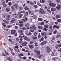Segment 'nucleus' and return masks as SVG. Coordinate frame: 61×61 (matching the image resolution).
I'll return each mask as SVG.
<instances>
[{
  "instance_id": "nucleus-24",
  "label": "nucleus",
  "mask_w": 61,
  "mask_h": 61,
  "mask_svg": "<svg viewBox=\"0 0 61 61\" xmlns=\"http://www.w3.org/2000/svg\"><path fill=\"white\" fill-rule=\"evenodd\" d=\"M2 55L5 57H7V55L6 54L4 53H2Z\"/></svg>"
},
{
  "instance_id": "nucleus-17",
  "label": "nucleus",
  "mask_w": 61,
  "mask_h": 61,
  "mask_svg": "<svg viewBox=\"0 0 61 61\" xmlns=\"http://www.w3.org/2000/svg\"><path fill=\"white\" fill-rule=\"evenodd\" d=\"M44 38L42 37V38H41V39L39 40V41H40V42H41L42 41H43L44 40Z\"/></svg>"
},
{
  "instance_id": "nucleus-36",
  "label": "nucleus",
  "mask_w": 61,
  "mask_h": 61,
  "mask_svg": "<svg viewBox=\"0 0 61 61\" xmlns=\"http://www.w3.org/2000/svg\"><path fill=\"white\" fill-rule=\"evenodd\" d=\"M38 57L39 58H41L42 56H41L40 55H38Z\"/></svg>"
},
{
  "instance_id": "nucleus-54",
  "label": "nucleus",
  "mask_w": 61,
  "mask_h": 61,
  "mask_svg": "<svg viewBox=\"0 0 61 61\" xmlns=\"http://www.w3.org/2000/svg\"><path fill=\"white\" fill-rule=\"evenodd\" d=\"M22 45L23 46H26V45L24 43H23L22 44Z\"/></svg>"
},
{
  "instance_id": "nucleus-49",
  "label": "nucleus",
  "mask_w": 61,
  "mask_h": 61,
  "mask_svg": "<svg viewBox=\"0 0 61 61\" xmlns=\"http://www.w3.org/2000/svg\"><path fill=\"white\" fill-rule=\"evenodd\" d=\"M11 4H12V3L11 2H9L8 3V5H10V6L11 5Z\"/></svg>"
},
{
  "instance_id": "nucleus-15",
  "label": "nucleus",
  "mask_w": 61,
  "mask_h": 61,
  "mask_svg": "<svg viewBox=\"0 0 61 61\" xmlns=\"http://www.w3.org/2000/svg\"><path fill=\"white\" fill-rule=\"evenodd\" d=\"M3 22H4V23L5 24H9V22L8 21H6L5 20H3Z\"/></svg>"
},
{
  "instance_id": "nucleus-59",
  "label": "nucleus",
  "mask_w": 61,
  "mask_h": 61,
  "mask_svg": "<svg viewBox=\"0 0 61 61\" xmlns=\"http://www.w3.org/2000/svg\"><path fill=\"white\" fill-rule=\"evenodd\" d=\"M30 5H33L34 3H32V2H30Z\"/></svg>"
},
{
  "instance_id": "nucleus-45",
  "label": "nucleus",
  "mask_w": 61,
  "mask_h": 61,
  "mask_svg": "<svg viewBox=\"0 0 61 61\" xmlns=\"http://www.w3.org/2000/svg\"><path fill=\"white\" fill-rule=\"evenodd\" d=\"M5 52L6 55H9V54L8 53H7L6 52V51L5 50Z\"/></svg>"
},
{
  "instance_id": "nucleus-31",
  "label": "nucleus",
  "mask_w": 61,
  "mask_h": 61,
  "mask_svg": "<svg viewBox=\"0 0 61 61\" xmlns=\"http://www.w3.org/2000/svg\"><path fill=\"white\" fill-rule=\"evenodd\" d=\"M44 27H45V28H48V26L46 25H44Z\"/></svg>"
},
{
  "instance_id": "nucleus-35",
  "label": "nucleus",
  "mask_w": 61,
  "mask_h": 61,
  "mask_svg": "<svg viewBox=\"0 0 61 61\" xmlns=\"http://www.w3.org/2000/svg\"><path fill=\"white\" fill-rule=\"evenodd\" d=\"M55 9L54 8H52L51 9V10L52 11H55L56 10H55Z\"/></svg>"
},
{
  "instance_id": "nucleus-27",
  "label": "nucleus",
  "mask_w": 61,
  "mask_h": 61,
  "mask_svg": "<svg viewBox=\"0 0 61 61\" xmlns=\"http://www.w3.org/2000/svg\"><path fill=\"white\" fill-rule=\"evenodd\" d=\"M23 10V8L21 7H20L19 8V11H21Z\"/></svg>"
},
{
  "instance_id": "nucleus-1",
  "label": "nucleus",
  "mask_w": 61,
  "mask_h": 61,
  "mask_svg": "<svg viewBox=\"0 0 61 61\" xmlns=\"http://www.w3.org/2000/svg\"><path fill=\"white\" fill-rule=\"evenodd\" d=\"M39 12L40 14H42V15H44V14L46 13V12L44 11L43 9L41 8Z\"/></svg>"
},
{
  "instance_id": "nucleus-32",
  "label": "nucleus",
  "mask_w": 61,
  "mask_h": 61,
  "mask_svg": "<svg viewBox=\"0 0 61 61\" xmlns=\"http://www.w3.org/2000/svg\"><path fill=\"white\" fill-rule=\"evenodd\" d=\"M12 26L10 25H8L7 26V28H10V27H11Z\"/></svg>"
},
{
  "instance_id": "nucleus-8",
  "label": "nucleus",
  "mask_w": 61,
  "mask_h": 61,
  "mask_svg": "<svg viewBox=\"0 0 61 61\" xmlns=\"http://www.w3.org/2000/svg\"><path fill=\"white\" fill-rule=\"evenodd\" d=\"M34 52H35V53H36V54H40V51L38 50H35L34 51Z\"/></svg>"
},
{
  "instance_id": "nucleus-56",
  "label": "nucleus",
  "mask_w": 61,
  "mask_h": 61,
  "mask_svg": "<svg viewBox=\"0 0 61 61\" xmlns=\"http://www.w3.org/2000/svg\"><path fill=\"white\" fill-rule=\"evenodd\" d=\"M57 30H55L53 31V33L54 34H56V33H57Z\"/></svg>"
},
{
  "instance_id": "nucleus-9",
  "label": "nucleus",
  "mask_w": 61,
  "mask_h": 61,
  "mask_svg": "<svg viewBox=\"0 0 61 61\" xmlns=\"http://www.w3.org/2000/svg\"><path fill=\"white\" fill-rule=\"evenodd\" d=\"M47 42L46 41H43L41 43V45H45L46 44Z\"/></svg>"
},
{
  "instance_id": "nucleus-37",
  "label": "nucleus",
  "mask_w": 61,
  "mask_h": 61,
  "mask_svg": "<svg viewBox=\"0 0 61 61\" xmlns=\"http://www.w3.org/2000/svg\"><path fill=\"white\" fill-rule=\"evenodd\" d=\"M10 59H11V58L10 57H8L7 58V60H9Z\"/></svg>"
},
{
  "instance_id": "nucleus-6",
  "label": "nucleus",
  "mask_w": 61,
  "mask_h": 61,
  "mask_svg": "<svg viewBox=\"0 0 61 61\" xmlns=\"http://www.w3.org/2000/svg\"><path fill=\"white\" fill-rule=\"evenodd\" d=\"M18 32L19 33H20V34L21 35H24V33H23V31L22 30H20L18 31Z\"/></svg>"
},
{
  "instance_id": "nucleus-30",
  "label": "nucleus",
  "mask_w": 61,
  "mask_h": 61,
  "mask_svg": "<svg viewBox=\"0 0 61 61\" xmlns=\"http://www.w3.org/2000/svg\"><path fill=\"white\" fill-rule=\"evenodd\" d=\"M2 25L4 27H6V25L5 24V23H2Z\"/></svg>"
},
{
  "instance_id": "nucleus-20",
  "label": "nucleus",
  "mask_w": 61,
  "mask_h": 61,
  "mask_svg": "<svg viewBox=\"0 0 61 61\" xmlns=\"http://www.w3.org/2000/svg\"><path fill=\"white\" fill-rule=\"evenodd\" d=\"M29 23H27L25 25V26L26 27H27L28 26H29Z\"/></svg>"
},
{
  "instance_id": "nucleus-58",
  "label": "nucleus",
  "mask_w": 61,
  "mask_h": 61,
  "mask_svg": "<svg viewBox=\"0 0 61 61\" xmlns=\"http://www.w3.org/2000/svg\"><path fill=\"white\" fill-rule=\"evenodd\" d=\"M12 7V10L13 11L15 10V8H14L13 7Z\"/></svg>"
},
{
  "instance_id": "nucleus-51",
  "label": "nucleus",
  "mask_w": 61,
  "mask_h": 61,
  "mask_svg": "<svg viewBox=\"0 0 61 61\" xmlns=\"http://www.w3.org/2000/svg\"><path fill=\"white\" fill-rule=\"evenodd\" d=\"M56 58L55 57L54 58H52V60H56Z\"/></svg>"
},
{
  "instance_id": "nucleus-46",
  "label": "nucleus",
  "mask_w": 61,
  "mask_h": 61,
  "mask_svg": "<svg viewBox=\"0 0 61 61\" xmlns=\"http://www.w3.org/2000/svg\"><path fill=\"white\" fill-rule=\"evenodd\" d=\"M49 28L50 29H52V26L51 25H49Z\"/></svg>"
},
{
  "instance_id": "nucleus-3",
  "label": "nucleus",
  "mask_w": 61,
  "mask_h": 61,
  "mask_svg": "<svg viewBox=\"0 0 61 61\" xmlns=\"http://www.w3.org/2000/svg\"><path fill=\"white\" fill-rule=\"evenodd\" d=\"M30 29H32L33 30H36V27L35 25H34L31 27H30Z\"/></svg>"
},
{
  "instance_id": "nucleus-19",
  "label": "nucleus",
  "mask_w": 61,
  "mask_h": 61,
  "mask_svg": "<svg viewBox=\"0 0 61 61\" xmlns=\"http://www.w3.org/2000/svg\"><path fill=\"white\" fill-rule=\"evenodd\" d=\"M25 9L26 10H29V8H28L27 6H25Z\"/></svg>"
},
{
  "instance_id": "nucleus-44",
  "label": "nucleus",
  "mask_w": 61,
  "mask_h": 61,
  "mask_svg": "<svg viewBox=\"0 0 61 61\" xmlns=\"http://www.w3.org/2000/svg\"><path fill=\"white\" fill-rule=\"evenodd\" d=\"M40 25H44V22H42L40 23Z\"/></svg>"
},
{
  "instance_id": "nucleus-10",
  "label": "nucleus",
  "mask_w": 61,
  "mask_h": 61,
  "mask_svg": "<svg viewBox=\"0 0 61 61\" xmlns=\"http://www.w3.org/2000/svg\"><path fill=\"white\" fill-rule=\"evenodd\" d=\"M55 27L56 28H57L58 29H59V26L57 25H54L53 27V28H55Z\"/></svg>"
},
{
  "instance_id": "nucleus-7",
  "label": "nucleus",
  "mask_w": 61,
  "mask_h": 61,
  "mask_svg": "<svg viewBox=\"0 0 61 61\" xmlns=\"http://www.w3.org/2000/svg\"><path fill=\"white\" fill-rule=\"evenodd\" d=\"M18 15H19V18H21L22 17V16L23 15V14L21 13H19Z\"/></svg>"
},
{
  "instance_id": "nucleus-22",
  "label": "nucleus",
  "mask_w": 61,
  "mask_h": 61,
  "mask_svg": "<svg viewBox=\"0 0 61 61\" xmlns=\"http://www.w3.org/2000/svg\"><path fill=\"white\" fill-rule=\"evenodd\" d=\"M38 21H43V19L41 18H39L38 19Z\"/></svg>"
},
{
  "instance_id": "nucleus-28",
  "label": "nucleus",
  "mask_w": 61,
  "mask_h": 61,
  "mask_svg": "<svg viewBox=\"0 0 61 61\" xmlns=\"http://www.w3.org/2000/svg\"><path fill=\"white\" fill-rule=\"evenodd\" d=\"M24 39H25V40H27L28 39V37L26 36H25L24 37Z\"/></svg>"
},
{
  "instance_id": "nucleus-63",
  "label": "nucleus",
  "mask_w": 61,
  "mask_h": 61,
  "mask_svg": "<svg viewBox=\"0 0 61 61\" xmlns=\"http://www.w3.org/2000/svg\"><path fill=\"white\" fill-rule=\"evenodd\" d=\"M27 40V41H28V42H30V40H31V39H28H28Z\"/></svg>"
},
{
  "instance_id": "nucleus-16",
  "label": "nucleus",
  "mask_w": 61,
  "mask_h": 61,
  "mask_svg": "<svg viewBox=\"0 0 61 61\" xmlns=\"http://www.w3.org/2000/svg\"><path fill=\"white\" fill-rule=\"evenodd\" d=\"M11 33L12 34H15V30H12Z\"/></svg>"
},
{
  "instance_id": "nucleus-61",
  "label": "nucleus",
  "mask_w": 61,
  "mask_h": 61,
  "mask_svg": "<svg viewBox=\"0 0 61 61\" xmlns=\"http://www.w3.org/2000/svg\"><path fill=\"white\" fill-rule=\"evenodd\" d=\"M21 13H23V14H25V11H21Z\"/></svg>"
},
{
  "instance_id": "nucleus-53",
  "label": "nucleus",
  "mask_w": 61,
  "mask_h": 61,
  "mask_svg": "<svg viewBox=\"0 0 61 61\" xmlns=\"http://www.w3.org/2000/svg\"><path fill=\"white\" fill-rule=\"evenodd\" d=\"M22 29L24 30H26V28L25 27H23L22 28Z\"/></svg>"
},
{
  "instance_id": "nucleus-41",
  "label": "nucleus",
  "mask_w": 61,
  "mask_h": 61,
  "mask_svg": "<svg viewBox=\"0 0 61 61\" xmlns=\"http://www.w3.org/2000/svg\"><path fill=\"white\" fill-rule=\"evenodd\" d=\"M43 30L44 31H46L48 30V29H47L44 28Z\"/></svg>"
},
{
  "instance_id": "nucleus-39",
  "label": "nucleus",
  "mask_w": 61,
  "mask_h": 61,
  "mask_svg": "<svg viewBox=\"0 0 61 61\" xmlns=\"http://www.w3.org/2000/svg\"><path fill=\"white\" fill-rule=\"evenodd\" d=\"M34 35L35 36H36L37 35V33L36 32H35L34 34Z\"/></svg>"
},
{
  "instance_id": "nucleus-62",
  "label": "nucleus",
  "mask_w": 61,
  "mask_h": 61,
  "mask_svg": "<svg viewBox=\"0 0 61 61\" xmlns=\"http://www.w3.org/2000/svg\"><path fill=\"white\" fill-rule=\"evenodd\" d=\"M47 11H48V12H49V13H51V11H50V10H49V9H47Z\"/></svg>"
},
{
  "instance_id": "nucleus-21",
  "label": "nucleus",
  "mask_w": 61,
  "mask_h": 61,
  "mask_svg": "<svg viewBox=\"0 0 61 61\" xmlns=\"http://www.w3.org/2000/svg\"><path fill=\"white\" fill-rule=\"evenodd\" d=\"M6 11L7 12H10V8H6Z\"/></svg>"
},
{
  "instance_id": "nucleus-29",
  "label": "nucleus",
  "mask_w": 61,
  "mask_h": 61,
  "mask_svg": "<svg viewBox=\"0 0 61 61\" xmlns=\"http://www.w3.org/2000/svg\"><path fill=\"white\" fill-rule=\"evenodd\" d=\"M19 37L20 38V40H21V41H22V40H23V39H22V36H20Z\"/></svg>"
},
{
  "instance_id": "nucleus-2",
  "label": "nucleus",
  "mask_w": 61,
  "mask_h": 61,
  "mask_svg": "<svg viewBox=\"0 0 61 61\" xmlns=\"http://www.w3.org/2000/svg\"><path fill=\"white\" fill-rule=\"evenodd\" d=\"M49 5L53 7H55L56 6V4H54V3H51L49 4Z\"/></svg>"
},
{
  "instance_id": "nucleus-60",
  "label": "nucleus",
  "mask_w": 61,
  "mask_h": 61,
  "mask_svg": "<svg viewBox=\"0 0 61 61\" xmlns=\"http://www.w3.org/2000/svg\"><path fill=\"white\" fill-rule=\"evenodd\" d=\"M19 23L20 24H22L23 22V21H19Z\"/></svg>"
},
{
  "instance_id": "nucleus-23",
  "label": "nucleus",
  "mask_w": 61,
  "mask_h": 61,
  "mask_svg": "<svg viewBox=\"0 0 61 61\" xmlns=\"http://www.w3.org/2000/svg\"><path fill=\"white\" fill-rule=\"evenodd\" d=\"M61 35L59 34V35H58L57 36L56 38H59V37H61Z\"/></svg>"
},
{
  "instance_id": "nucleus-12",
  "label": "nucleus",
  "mask_w": 61,
  "mask_h": 61,
  "mask_svg": "<svg viewBox=\"0 0 61 61\" xmlns=\"http://www.w3.org/2000/svg\"><path fill=\"white\" fill-rule=\"evenodd\" d=\"M29 47L31 49H32V48H34V46L32 45H29Z\"/></svg>"
},
{
  "instance_id": "nucleus-42",
  "label": "nucleus",
  "mask_w": 61,
  "mask_h": 61,
  "mask_svg": "<svg viewBox=\"0 0 61 61\" xmlns=\"http://www.w3.org/2000/svg\"><path fill=\"white\" fill-rule=\"evenodd\" d=\"M38 28L39 29H42V28H43V27L42 26H38Z\"/></svg>"
},
{
  "instance_id": "nucleus-52",
  "label": "nucleus",
  "mask_w": 61,
  "mask_h": 61,
  "mask_svg": "<svg viewBox=\"0 0 61 61\" xmlns=\"http://www.w3.org/2000/svg\"><path fill=\"white\" fill-rule=\"evenodd\" d=\"M15 48H17V49H18V46L17 45L15 46Z\"/></svg>"
},
{
  "instance_id": "nucleus-40",
  "label": "nucleus",
  "mask_w": 61,
  "mask_h": 61,
  "mask_svg": "<svg viewBox=\"0 0 61 61\" xmlns=\"http://www.w3.org/2000/svg\"><path fill=\"white\" fill-rule=\"evenodd\" d=\"M38 36V38H40V37H41V36L40 35V33H39V34Z\"/></svg>"
},
{
  "instance_id": "nucleus-14",
  "label": "nucleus",
  "mask_w": 61,
  "mask_h": 61,
  "mask_svg": "<svg viewBox=\"0 0 61 61\" xmlns=\"http://www.w3.org/2000/svg\"><path fill=\"white\" fill-rule=\"evenodd\" d=\"M41 35L42 36H45L46 35V32H43L41 33Z\"/></svg>"
},
{
  "instance_id": "nucleus-50",
  "label": "nucleus",
  "mask_w": 61,
  "mask_h": 61,
  "mask_svg": "<svg viewBox=\"0 0 61 61\" xmlns=\"http://www.w3.org/2000/svg\"><path fill=\"white\" fill-rule=\"evenodd\" d=\"M57 46L59 47H61V45L60 44H58L57 45Z\"/></svg>"
},
{
  "instance_id": "nucleus-18",
  "label": "nucleus",
  "mask_w": 61,
  "mask_h": 61,
  "mask_svg": "<svg viewBox=\"0 0 61 61\" xmlns=\"http://www.w3.org/2000/svg\"><path fill=\"white\" fill-rule=\"evenodd\" d=\"M33 6L34 7V8H36H36H37L38 7V6L36 5H33Z\"/></svg>"
},
{
  "instance_id": "nucleus-55",
  "label": "nucleus",
  "mask_w": 61,
  "mask_h": 61,
  "mask_svg": "<svg viewBox=\"0 0 61 61\" xmlns=\"http://www.w3.org/2000/svg\"><path fill=\"white\" fill-rule=\"evenodd\" d=\"M52 40H55V37H54V36H53V37H52Z\"/></svg>"
},
{
  "instance_id": "nucleus-33",
  "label": "nucleus",
  "mask_w": 61,
  "mask_h": 61,
  "mask_svg": "<svg viewBox=\"0 0 61 61\" xmlns=\"http://www.w3.org/2000/svg\"><path fill=\"white\" fill-rule=\"evenodd\" d=\"M18 55L19 56H23V53L19 54Z\"/></svg>"
},
{
  "instance_id": "nucleus-26",
  "label": "nucleus",
  "mask_w": 61,
  "mask_h": 61,
  "mask_svg": "<svg viewBox=\"0 0 61 61\" xmlns=\"http://www.w3.org/2000/svg\"><path fill=\"white\" fill-rule=\"evenodd\" d=\"M33 18H34V19H36V17H37L36 16V15H34V16H32Z\"/></svg>"
},
{
  "instance_id": "nucleus-43",
  "label": "nucleus",
  "mask_w": 61,
  "mask_h": 61,
  "mask_svg": "<svg viewBox=\"0 0 61 61\" xmlns=\"http://www.w3.org/2000/svg\"><path fill=\"white\" fill-rule=\"evenodd\" d=\"M3 6L4 7H6L7 6V4H3Z\"/></svg>"
},
{
  "instance_id": "nucleus-5",
  "label": "nucleus",
  "mask_w": 61,
  "mask_h": 61,
  "mask_svg": "<svg viewBox=\"0 0 61 61\" xmlns=\"http://www.w3.org/2000/svg\"><path fill=\"white\" fill-rule=\"evenodd\" d=\"M61 5H59V6H57L56 7V8L57 9V10H60V9H61Z\"/></svg>"
},
{
  "instance_id": "nucleus-4",
  "label": "nucleus",
  "mask_w": 61,
  "mask_h": 61,
  "mask_svg": "<svg viewBox=\"0 0 61 61\" xmlns=\"http://www.w3.org/2000/svg\"><path fill=\"white\" fill-rule=\"evenodd\" d=\"M46 48L47 49V52L48 53H49L51 51V49L49 48L48 47H47Z\"/></svg>"
},
{
  "instance_id": "nucleus-38",
  "label": "nucleus",
  "mask_w": 61,
  "mask_h": 61,
  "mask_svg": "<svg viewBox=\"0 0 61 61\" xmlns=\"http://www.w3.org/2000/svg\"><path fill=\"white\" fill-rule=\"evenodd\" d=\"M37 5H39V6H42V5L40 4L39 2L37 3Z\"/></svg>"
},
{
  "instance_id": "nucleus-48",
  "label": "nucleus",
  "mask_w": 61,
  "mask_h": 61,
  "mask_svg": "<svg viewBox=\"0 0 61 61\" xmlns=\"http://www.w3.org/2000/svg\"><path fill=\"white\" fill-rule=\"evenodd\" d=\"M20 27H23V24H20L19 25Z\"/></svg>"
},
{
  "instance_id": "nucleus-64",
  "label": "nucleus",
  "mask_w": 61,
  "mask_h": 61,
  "mask_svg": "<svg viewBox=\"0 0 61 61\" xmlns=\"http://www.w3.org/2000/svg\"><path fill=\"white\" fill-rule=\"evenodd\" d=\"M7 16L8 18H9L10 17V15H7Z\"/></svg>"
},
{
  "instance_id": "nucleus-57",
  "label": "nucleus",
  "mask_w": 61,
  "mask_h": 61,
  "mask_svg": "<svg viewBox=\"0 0 61 61\" xmlns=\"http://www.w3.org/2000/svg\"><path fill=\"white\" fill-rule=\"evenodd\" d=\"M57 2L58 3H59L60 2V0H56Z\"/></svg>"
},
{
  "instance_id": "nucleus-11",
  "label": "nucleus",
  "mask_w": 61,
  "mask_h": 61,
  "mask_svg": "<svg viewBox=\"0 0 61 61\" xmlns=\"http://www.w3.org/2000/svg\"><path fill=\"white\" fill-rule=\"evenodd\" d=\"M15 20L14 18H13L11 20V23H15Z\"/></svg>"
},
{
  "instance_id": "nucleus-47",
  "label": "nucleus",
  "mask_w": 61,
  "mask_h": 61,
  "mask_svg": "<svg viewBox=\"0 0 61 61\" xmlns=\"http://www.w3.org/2000/svg\"><path fill=\"white\" fill-rule=\"evenodd\" d=\"M22 21H23V22H26L27 21V20H25V19H22Z\"/></svg>"
},
{
  "instance_id": "nucleus-25",
  "label": "nucleus",
  "mask_w": 61,
  "mask_h": 61,
  "mask_svg": "<svg viewBox=\"0 0 61 61\" xmlns=\"http://www.w3.org/2000/svg\"><path fill=\"white\" fill-rule=\"evenodd\" d=\"M60 16L58 15H56V18H60Z\"/></svg>"
},
{
  "instance_id": "nucleus-13",
  "label": "nucleus",
  "mask_w": 61,
  "mask_h": 61,
  "mask_svg": "<svg viewBox=\"0 0 61 61\" xmlns=\"http://www.w3.org/2000/svg\"><path fill=\"white\" fill-rule=\"evenodd\" d=\"M18 5L16 4H15L14 5V6L15 7V8H16V9H18Z\"/></svg>"
},
{
  "instance_id": "nucleus-34",
  "label": "nucleus",
  "mask_w": 61,
  "mask_h": 61,
  "mask_svg": "<svg viewBox=\"0 0 61 61\" xmlns=\"http://www.w3.org/2000/svg\"><path fill=\"white\" fill-rule=\"evenodd\" d=\"M57 21L58 22H61V20L60 19H58L57 20Z\"/></svg>"
}]
</instances>
